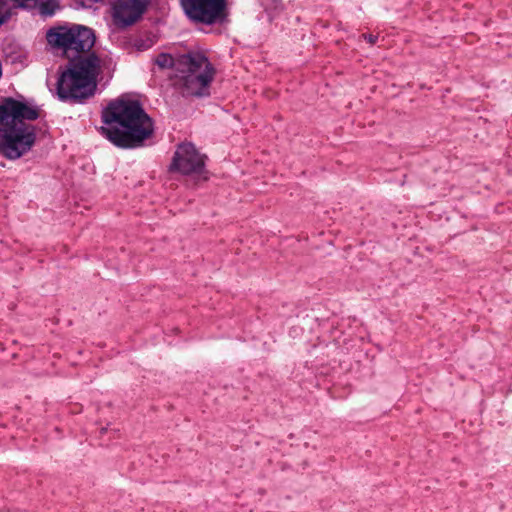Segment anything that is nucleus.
<instances>
[{
	"label": "nucleus",
	"mask_w": 512,
	"mask_h": 512,
	"mask_svg": "<svg viewBox=\"0 0 512 512\" xmlns=\"http://www.w3.org/2000/svg\"><path fill=\"white\" fill-rule=\"evenodd\" d=\"M262 6L270 19L279 15L285 8L282 0H263Z\"/></svg>",
	"instance_id": "nucleus-14"
},
{
	"label": "nucleus",
	"mask_w": 512,
	"mask_h": 512,
	"mask_svg": "<svg viewBox=\"0 0 512 512\" xmlns=\"http://www.w3.org/2000/svg\"><path fill=\"white\" fill-rule=\"evenodd\" d=\"M95 31L85 25L66 22V57L94 51Z\"/></svg>",
	"instance_id": "nucleus-7"
},
{
	"label": "nucleus",
	"mask_w": 512,
	"mask_h": 512,
	"mask_svg": "<svg viewBox=\"0 0 512 512\" xmlns=\"http://www.w3.org/2000/svg\"><path fill=\"white\" fill-rule=\"evenodd\" d=\"M154 64L160 69H173L177 72V56L173 57L170 53H159L154 59Z\"/></svg>",
	"instance_id": "nucleus-13"
},
{
	"label": "nucleus",
	"mask_w": 512,
	"mask_h": 512,
	"mask_svg": "<svg viewBox=\"0 0 512 512\" xmlns=\"http://www.w3.org/2000/svg\"><path fill=\"white\" fill-rule=\"evenodd\" d=\"M66 59V102L86 104L98 90L101 59L96 51L73 54Z\"/></svg>",
	"instance_id": "nucleus-3"
},
{
	"label": "nucleus",
	"mask_w": 512,
	"mask_h": 512,
	"mask_svg": "<svg viewBox=\"0 0 512 512\" xmlns=\"http://www.w3.org/2000/svg\"><path fill=\"white\" fill-rule=\"evenodd\" d=\"M185 17L193 24L224 25L230 19L228 0H179Z\"/></svg>",
	"instance_id": "nucleus-5"
},
{
	"label": "nucleus",
	"mask_w": 512,
	"mask_h": 512,
	"mask_svg": "<svg viewBox=\"0 0 512 512\" xmlns=\"http://www.w3.org/2000/svg\"><path fill=\"white\" fill-rule=\"evenodd\" d=\"M46 39L51 48L64 49V26L50 28L46 33Z\"/></svg>",
	"instance_id": "nucleus-12"
},
{
	"label": "nucleus",
	"mask_w": 512,
	"mask_h": 512,
	"mask_svg": "<svg viewBox=\"0 0 512 512\" xmlns=\"http://www.w3.org/2000/svg\"><path fill=\"white\" fill-rule=\"evenodd\" d=\"M216 69L212 63H208L206 69L198 74L179 75L181 94L184 97L204 98L210 96V87L214 79Z\"/></svg>",
	"instance_id": "nucleus-6"
},
{
	"label": "nucleus",
	"mask_w": 512,
	"mask_h": 512,
	"mask_svg": "<svg viewBox=\"0 0 512 512\" xmlns=\"http://www.w3.org/2000/svg\"><path fill=\"white\" fill-rule=\"evenodd\" d=\"M362 37L364 38L365 41H367L371 45L376 44V42L378 40V35H373V34H363Z\"/></svg>",
	"instance_id": "nucleus-18"
},
{
	"label": "nucleus",
	"mask_w": 512,
	"mask_h": 512,
	"mask_svg": "<svg viewBox=\"0 0 512 512\" xmlns=\"http://www.w3.org/2000/svg\"><path fill=\"white\" fill-rule=\"evenodd\" d=\"M155 42L154 37L151 34H148L145 38L134 37L133 45L136 51L144 52L150 49Z\"/></svg>",
	"instance_id": "nucleus-15"
},
{
	"label": "nucleus",
	"mask_w": 512,
	"mask_h": 512,
	"mask_svg": "<svg viewBox=\"0 0 512 512\" xmlns=\"http://www.w3.org/2000/svg\"><path fill=\"white\" fill-rule=\"evenodd\" d=\"M46 82L50 91H53L52 87H55L58 98L64 101V66L60 65L55 76H48Z\"/></svg>",
	"instance_id": "nucleus-11"
},
{
	"label": "nucleus",
	"mask_w": 512,
	"mask_h": 512,
	"mask_svg": "<svg viewBox=\"0 0 512 512\" xmlns=\"http://www.w3.org/2000/svg\"><path fill=\"white\" fill-rule=\"evenodd\" d=\"M208 157L202 154L192 142H181L174 151L167 168L170 174L194 176L197 182H207L211 173L206 167Z\"/></svg>",
	"instance_id": "nucleus-4"
},
{
	"label": "nucleus",
	"mask_w": 512,
	"mask_h": 512,
	"mask_svg": "<svg viewBox=\"0 0 512 512\" xmlns=\"http://www.w3.org/2000/svg\"><path fill=\"white\" fill-rule=\"evenodd\" d=\"M102 126L98 132L115 147L133 150L144 147L154 136V119L142 102L120 96L110 100L101 110Z\"/></svg>",
	"instance_id": "nucleus-1"
},
{
	"label": "nucleus",
	"mask_w": 512,
	"mask_h": 512,
	"mask_svg": "<svg viewBox=\"0 0 512 512\" xmlns=\"http://www.w3.org/2000/svg\"><path fill=\"white\" fill-rule=\"evenodd\" d=\"M60 9L59 0H36L35 6L31 7L30 11L37 10L41 17L48 18L52 17Z\"/></svg>",
	"instance_id": "nucleus-10"
},
{
	"label": "nucleus",
	"mask_w": 512,
	"mask_h": 512,
	"mask_svg": "<svg viewBox=\"0 0 512 512\" xmlns=\"http://www.w3.org/2000/svg\"><path fill=\"white\" fill-rule=\"evenodd\" d=\"M39 118V110L13 97L0 101V156L17 160L35 146L36 127L26 121Z\"/></svg>",
	"instance_id": "nucleus-2"
},
{
	"label": "nucleus",
	"mask_w": 512,
	"mask_h": 512,
	"mask_svg": "<svg viewBox=\"0 0 512 512\" xmlns=\"http://www.w3.org/2000/svg\"><path fill=\"white\" fill-rule=\"evenodd\" d=\"M106 431H107V428H106V427H103V428H101L100 433H101V434H104Z\"/></svg>",
	"instance_id": "nucleus-19"
},
{
	"label": "nucleus",
	"mask_w": 512,
	"mask_h": 512,
	"mask_svg": "<svg viewBox=\"0 0 512 512\" xmlns=\"http://www.w3.org/2000/svg\"><path fill=\"white\" fill-rule=\"evenodd\" d=\"M211 63L207 55L200 50H189L186 53L177 55V73L198 74L201 68L206 69Z\"/></svg>",
	"instance_id": "nucleus-9"
},
{
	"label": "nucleus",
	"mask_w": 512,
	"mask_h": 512,
	"mask_svg": "<svg viewBox=\"0 0 512 512\" xmlns=\"http://www.w3.org/2000/svg\"><path fill=\"white\" fill-rule=\"evenodd\" d=\"M133 41H134V36L124 37L120 41V47L123 50H126V51L130 52L132 49H134Z\"/></svg>",
	"instance_id": "nucleus-17"
},
{
	"label": "nucleus",
	"mask_w": 512,
	"mask_h": 512,
	"mask_svg": "<svg viewBox=\"0 0 512 512\" xmlns=\"http://www.w3.org/2000/svg\"><path fill=\"white\" fill-rule=\"evenodd\" d=\"M151 0H116L112 5V18L118 28L126 29L138 21L146 13Z\"/></svg>",
	"instance_id": "nucleus-8"
},
{
	"label": "nucleus",
	"mask_w": 512,
	"mask_h": 512,
	"mask_svg": "<svg viewBox=\"0 0 512 512\" xmlns=\"http://www.w3.org/2000/svg\"><path fill=\"white\" fill-rule=\"evenodd\" d=\"M6 6L5 0H0V26L6 23L10 18V13L8 11H4Z\"/></svg>",
	"instance_id": "nucleus-16"
}]
</instances>
